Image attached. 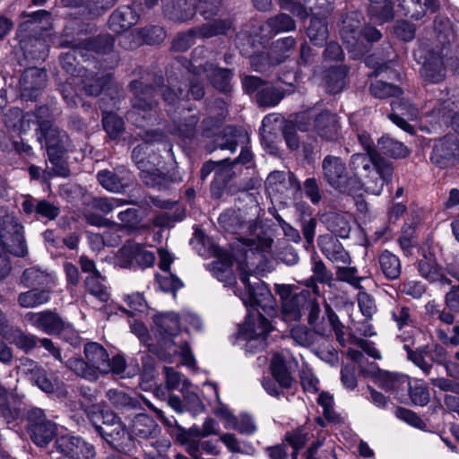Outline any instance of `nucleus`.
Returning <instances> with one entry per match:
<instances>
[{
    "instance_id": "44",
    "label": "nucleus",
    "mask_w": 459,
    "mask_h": 459,
    "mask_svg": "<svg viewBox=\"0 0 459 459\" xmlns=\"http://www.w3.org/2000/svg\"><path fill=\"white\" fill-rule=\"evenodd\" d=\"M104 281L105 280L100 272L91 274L85 280L87 291L102 302L107 301L109 298L108 289Z\"/></svg>"
},
{
    "instance_id": "18",
    "label": "nucleus",
    "mask_w": 459,
    "mask_h": 459,
    "mask_svg": "<svg viewBox=\"0 0 459 459\" xmlns=\"http://www.w3.org/2000/svg\"><path fill=\"white\" fill-rule=\"evenodd\" d=\"M47 72L44 69L30 67L26 69L20 79L22 95L32 99L46 86Z\"/></svg>"
},
{
    "instance_id": "59",
    "label": "nucleus",
    "mask_w": 459,
    "mask_h": 459,
    "mask_svg": "<svg viewBox=\"0 0 459 459\" xmlns=\"http://www.w3.org/2000/svg\"><path fill=\"white\" fill-rule=\"evenodd\" d=\"M358 305L362 315L368 319L372 318L377 311L374 299L363 290L358 294Z\"/></svg>"
},
{
    "instance_id": "37",
    "label": "nucleus",
    "mask_w": 459,
    "mask_h": 459,
    "mask_svg": "<svg viewBox=\"0 0 459 459\" xmlns=\"http://www.w3.org/2000/svg\"><path fill=\"white\" fill-rule=\"evenodd\" d=\"M2 336L18 348L28 352L36 347L37 337L32 334H25L20 329L7 328L2 332Z\"/></svg>"
},
{
    "instance_id": "33",
    "label": "nucleus",
    "mask_w": 459,
    "mask_h": 459,
    "mask_svg": "<svg viewBox=\"0 0 459 459\" xmlns=\"http://www.w3.org/2000/svg\"><path fill=\"white\" fill-rule=\"evenodd\" d=\"M20 43L26 58L44 60L48 56V44L41 38L30 37L22 39Z\"/></svg>"
},
{
    "instance_id": "61",
    "label": "nucleus",
    "mask_w": 459,
    "mask_h": 459,
    "mask_svg": "<svg viewBox=\"0 0 459 459\" xmlns=\"http://www.w3.org/2000/svg\"><path fill=\"white\" fill-rule=\"evenodd\" d=\"M349 264L336 266V278L339 281L349 282L352 285L359 286L360 279L357 277L356 267L348 266Z\"/></svg>"
},
{
    "instance_id": "1",
    "label": "nucleus",
    "mask_w": 459,
    "mask_h": 459,
    "mask_svg": "<svg viewBox=\"0 0 459 459\" xmlns=\"http://www.w3.org/2000/svg\"><path fill=\"white\" fill-rule=\"evenodd\" d=\"M86 360L72 358L67 360L66 366L77 376L90 381H95L100 374L110 372V359L106 350L97 342H89L84 345Z\"/></svg>"
},
{
    "instance_id": "17",
    "label": "nucleus",
    "mask_w": 459,
    "mask_h": 459,
    "mask_svg": "<svg viewBox=\"0 0 459 459\" xmlns=\"http://www.w3.org/2000/svg\"><path fill=\"white\" fill-rule=\"evenodd\" d=\"M25 319L37 329L48 333H59L65 327V322L61 317L48 310L42 312H29L25 315Z\"/></svg>"
},
{
    "instance_id": "26",
    "label": "nucleus",
    "mask_w": 459,
    "mask_h": 459,
    "mask_svg": "<svg viewBox=\"0 0 459 459\" xmlns=\"http://www.w3.org/2000/svg\"><path fill=\"white\" fill-rule=\"evenodd\" d=\"M311 271L313 275L305 281V285L311 288L313 292L317 294L319 292L317 283H327L331 281L333 274L316 255L311 256Z\"/></svg>"
},
{
    "instance_id": "10",
    "label": "nucleus",
    "mask_w": 459,
    "mask_h": 459,
    "mask_svg": "<svg viewBox=\"0 0 459 459\" xmlns=\"http://www.w3.org/2000/svg\"><path fill=\"white\" fill-rule=\"evenodd\" d=\"M130 86L135 96L133 100V110L128 114V117L133 122L141 126L143 125L139 121V117L143 119L151 118L152 112L156 106L155 102L151 100L153 90L152 87L144 86L139 81L132 82Z\"/></svg>"
},
{
    "instance_id": "9",
    "label": "nucleus",
    "mask_w": 459,
    "mask_h": 459,
    "mask_svg": "<svg viewBox=\"0 0 459 459\" xmlns=\"http://www.w3.org/2000/svg\"><path fill=\"white\" fill-rule=\"evenodd\" d=\"M28 422L30 437L39 446L48 445L56 435V424L46 418L41 409L34 408L29 411Z\"/></svg>"
},
{
    "instance_id": "3",
    "label": "nucleus",
    "mask_w": 459,
    "mask_h": 459,
    "mask_svg": "<svg viewBox=\"0 0 459 459\" xmlns=\"http://www.w3.org/2000/svg\"><path fill=\"white\" fill-rule=\"evenodd\" d=\"M35 117L39 128L37 138L45 145L48 157L56 159V155H63L69 147V138L65 131L55 126L49 117V109L40 107L37 109Z\"/></svg>"
},
{
    "instance_id": "38",
    "label": "nucleus",
    "mask_w": 459,
    "mask_h": 459,
    "mask_svg": "<svg viewBox=\"0 0 459 459\" xmlns=\"http://www.w3.org/2000/svg\"><path fill=\"white\" fill-rule=\"evenodd\" d=\"M204 73L215 88L221 91H229L231 78V72L230 70L219 68L210 64L204 67Z\"/></svg>"
},
{
    "instance_id": "22",
    "label": "nucleus",
    "mask_w": 459,
    "mask_h": 459,
    "mask_svg": "<svg viewBox=\"0 0 459 459\" xmlns=\"http://www.w3.org/2000/svg\"><path fill=\"white\" fill-rule=\"evenodd\" d=\"M138 19L139 15L136 12L131 6L126 5L111 14L108 25L113 31L120 33L136 24Z\"/></svg>"
},
{
    "instance_id": "55",
    "label": "nucleus",
    "mask_w": 459,
    "mask_h": 459,
    "mask_svg": "<svg viewBox=\"0 0 459 459\" xmlns=\"http://www.w3.org/2000/svg\"><path fill=\"white\" fill-rule=\"evenodd\" d=\"M290 175L283 171H273L269 174L266 179V187L272 192H282L290 182Z\"/></svg>"
},
{
    "instance_id": "46",
    "label": "nucleus",
    "mask_w": 459,
    "mask_h": 459,
    "mask_svg": "<svg viewBox=\"0 0 459 459\" xmlns=\"http://www.w3.org/2000/svg\"><path fill=\"white\" fill-rule=\"evenodd\" d=\"M13 395L0 385V413L7 423H11L21 415L20 410L11 403Z\"/></svg>"
},
{
    "instance_id": "58",
    "label": "nucleus",
    "mask_w": 459,
    "mask_h": 459,
    "mask_svg": "<svg viewBox=\"0 0 459 459\" xmlns=\"http://www.w3.org/2000/svg\"><path fill=\"white\" fill-rule=\"evenodd\" d=\"M291 338L293 341L303 347H308L314 343L315 334L306 326L298 325L291 329Z\"/></svg>"
},
{
    "instance_id": "40",
    "label": "nucleus",
    "mask_w": 459,
    "mask_h": 459,
    "mask_svg": "<svg viewBox=\"0 0 459 459\" xmlns=\"http://www.w3.org/2000/svg\"><path fill=\"white\" fill-rule=\"evenodd\" d=\"M377 151L379 156L385 154L392 158H404L408 155V150L402 143L387 136L378 140Z\"/></svg>"
},
{
    "instance_id": "11",
    "label": "nucleus",
    "mask_w": 459,
    "mask_h": 459,
    "mask_svg": "<svg viewBox=\"0 0 459 459\" xmlns=\"http://www.w3.org/2000/svg\"><path fill=\"white\" fill-rule=\"evenodd\" d=\"M230 27V24L229 22L221 20L204 24L201 28L193 30L186 34L178 35L173 41V48L178 51H185L193 44L194 37L211 38L225 33Z\"/></svg>"
},
{
    "instance_id": "4",
    "label": "nucleus",
    "mask_w": 459,
    "mask_h": 459,
    "mask_svg": "<svg viewBox=\"0 0 459 459\" xmlns=\"http://www.w3.org/2000/svg\"><path fill=\"white\" fill-rule=\"evenodd\" d=\"M359 21L353 16H346L342 20L341 36L349 52L354 58H359L369 49V43L381 38V33L375 28L367 26L358 30Z\"/></svg>"
},
{
    "instance_id": "57",
    "label": "nucleus",
    "mask_w": 459,
    "mask_h": 459,
    "mask_svg": "<svg viewBox=\"0 0 459 459\" xmlns=\"http://www.w3.org/2000/svg\"><path fill=\"white\" fill-rule=\"evenodd\" d=\"M371 93L379 99L398 96L402 93L399 87L385 82L383 81H376L370 86Z\"/></svg>"
},
{
    "instance_id": "42",
    "label": "nucleus",
    "mask_w": 459,
    "mask_h": 459,
    "mask_svg": "<svg viewBox=\"0 0 459 459\" xmlns=\"http://www.w3.org/2000/svg\"><path fill=\"white\" fill-rule=\"evenodd\" d=\"M309 296L308 291L295 293L291 299L282 305V312L288 319L299 320L301 317V308Z\"/></svg>"
},
{
    "instance_id": "8",
    "label": "nucleus",
    "mask_w": 459,
    "mask_h": 459,
    "mask_svg": "<svg viewBox=\"0 0 459 459\" xmlns=\"http://www.w3.org/2000/svg\"><path fill=\"white\" fill-rule=\"evenodd\" d=\"M240 282L245 288V292L239 293L238 296L245 306H250L253 308L260 307L264 311L273 308V295L264 282L256 277H255L254 281H250L246 271L240 275Z\"/></svg>"
},
{
    "instance_id": "39",
    "label": "nucleus",
    "mask_w": 459,
    "mask_h": 459,
    "mask_svg": "<svg viewBox=\"0 0 459 459\" xmlns=\"http://www.w3.org/2000/svg\"><path fill=\"white\" fill-rule=\"evenodd\" d=\"M231 165L228 164V160L219 162L208 161L203 165L201 169V178L204 179L212 171L215 172V178L222 183H227L232 177Z\"/></svg>"
},
{
    "instance_id": "48",
    "label": "nucleus",
    "mask_w": 459,
    "mask_h": 459,
    "mask_svg": "<svg viewBox=\"0 0 459 459\" xmlns=\"http://www.w3.org/2000/svg\"><path fill=\"white\" fill-rule=\"evenodd\" d=\"M51 281V276L47 272L37 267L26 269L22 276V282L26 287L48 285Z\"/></svg>"
},
{
    "instance_id": "41",
    "label": "nucleus",
    "mask_w": 459,
    "mask_h": 459,
    "mask_svg": "<svg viewBox=\"0 0 459 459\" xmlns=\"http://www.w3.org/2000/svg\"><path fill=\"white\" fill-rule=\"evenodd\" d=\"M49 299L48 290L32 289L20 293L17 300L22 307L30 308L48 303Z\"/></svg>"
},
{
    "instance_id": "49",
    "label": "nucleus",
    "mask_w": 459,
    "mask_h": 459,
    "mask_svg": "<svg viewBox=\"0 0 459 459\" xmlns=\"http://www.w3.org/2000/svg\"><path fill=\"white\" fill-rule=\"evenodd\" d=\"M97 178L100 184L108 191L118 193L125 188L124 179L113 171L101 170Z\"/></svg>"
},
{
    "instance_id": "36",
    "label": "nucleus",
    "mask_w": 459,
    "mask_h": 459,
    "mask_svg": "<svg viewBox=\"0 0 459 459\" xmlns=\"http://www.w3.org/2000/svg\"><path fill=\"white\" fill-rule=\"evenodd\" d=\"M284 121L277 114H270L264 117L261 126L262 140L271 146L277 136V133L282 130Z\"/></svg>"
},
{
    "instance_id": "15",
    "label": "nucleus",
    "mask_w": 459,
    "mask_h": 459,
    "mask_svg": "<svg viewBox=\"0 0 459 459\" xmlns=\"http://www.w3.org/2000/svg\"><path fill=\"white\" fill-rule=\"evenodd\" d=\"M393 168L391 164L382 160L376 163L370 172L363 177L362 188L369 194L378 195L381 194L384 185L391 180Z\"/></svg>"
},
{
    "instance_id": "60",
    "label": "nucleus",
    "mask_w": 459,
    "mask_h": 459,
    "mask_svg": "<svg viewBox=\"0 0 459 459\" xmlns=\"http://www.w3.org/2000/svg\"><path fill=\"white\" fill-rule=\"evenodd\" d=\"M102 123L106 132L115 138L124 128L123 120L114 114H106L102 118Z\"/></svg>"
},
{
    "instance_id": "29",
    "label": "nucleus",
    "mask_w": 459,
    "mask_h": 459,
    "mask_svg": "<svg viewBox=\"0 0 459 459\" xmlns=\"http://www.w3.org/2000/svg\"><path fill=\"white\" fill-rule=\"evenodd\" d=\"M94 427L101 437L115 448L120 446L119 442L124 439L127 434L121 421L106 425H100L94 422Z\"/></svg>"
},
{
    "instance_id": "5",
    "label": "nucleus",
    "mask_w": 459,
    "mask_h": 459,
    "mask_svg": "<svg viewBox=\"0 0 459 459\" xmlns=\"http://www.w3.org/2000/svg\"><path fill=\"white\" fill-rule=\"evenodd\" d=\"M148 149L147 143L139 144L133 150L132 158L141 170V177L147 186L152 187L166 186L168 179L164 171L165 169L161 165L160 156L153 153L145 158L143 155L146 154Z\"/></svg>"
},
{
    "instance_id": "63",
    "label": "nucleus",
    "mask_w": 459,
    "mask_h": 459,
    "mask_svg": "<svg viewBox=\"0 0 459 459\" xmlns=\"http://www.w3.org/2000/svg\"><path fill=\"white\" fill-rule=\"evenodd\" d=\"M182 393L186 403L185 410L189 411L194 416L200 414L204 407L199 396L195 393L188 391V389Z\"/></svg>"
},
{
    "instance_id": "30",
    "label": "nucleus",
    "mask_w": 459,
    "mask_h": 459,
    "mask_svg": "<svg viewBox=\"0 0 459 459\" xmlns=\"http://www.w3.org/2000/svg\"><path fill=\"white\" fill-rule=\"evenodd\" d=\"M133 434L142 438L154 437L159 433V428L155 420L146 415H136L130 425Z\"/></svg>"
},
{
    "instance_id": "56",
    "label": "nucleus",
    "mask_w": 459,
    "mask_h": 459,
    "mask_svg": "<svg viewBox=\"0 0 459 459\" xmlns=\"http://www.w3.org/2000/svg\"><path fill=\"white\" fill-rule=\"evenodd\" d=\"M52 168L42 171V179L48 181L53 176H58L65 178L69 176V169L66 164L62 160V155H56V159L52 160L48 157Z\"/></svg>"
},
{
    "instance_id": "16",
    "label": "nucleus",
    "mask_w": 459,
    "mask_h": 459,
    "mask_svg": "<svg viewBox=\"0 0 459 459\" xmlns=\"http://www.w3.org/2000/svg\"><path fill=\"white\" fill-rule=\"evenodd\" d=\"M317 246L325 257L336 264V266L351 264V257L349 252L345 250L342 244L333 235L325 234L318 236Z\"/></svg>"
},
{
    "instance_id": "6",
    "label": "nucleus",
    "mask_w": 459,
    "mask_h": 459,
    "mask_svg": "<svg viewBox=\"0 0 459 459\" xmlns=\"http://www.w3.org/2000/svg\"><path fill=\"white\" fill-rule=\"evenodd\" d=\"M0 241L7 252L16 256L28 254L23 226L13 213L4 209H0Z\"/></svg>"
},
{
    "instance_id": "54",
    "label": "nucleus",
    "mask_w": 459,
    "mask_h": 459,
    "mask_svg": "<svg viewBox=\"0 0 459 459\" xmlns=\"http://www.w3.org/2000/svg\"><path fill=\"white\" fill-rule=\"evenodd\" d=\"M225 134L230 138L221 144V148L231 152H235L238 144H244L248 140L247 134L242 129L228 127L225 129Z\"/></svg>"
},
{
    "instance_id": "27",
    "label": "nucleus",
    "mask_w": 459,
    "mask_h": 459,
    "mask_svg": "<svg viewBox=\"0 0 459 459\" xmlns=\"http://www.w3.org/2000/svg\"><path fill=\"white\" fill-rule=\"evenodd\" d=\"M154 325L163 337H175L180 333V321L176 313H160L154 316Z\"/></svg>"
},
{
    "instance_id": "21",
    "label": "nucleus",
    "mask_w": 459,
    "mask_h": 459,
    "mask_svg": "<svg viewBox=\"0 0 459 459\" xmlns=\"http://www.w3.org/2000/svg\"><path fill=\"white\" fill-rule=\"evenodd\" d=\"M392 107L393 110L397 112V114H391L389 116L390 119L404 131L412 133V126L406 122L404 117H400V115L405 117L407 119H416L419 117L418 108L410 101L404 100H398L392 102Z\"/></svg>"
},
{
    "instance_id": "13",
    "label": "nucleus",
    "mask_w": 459,
    "mask_h": 459,
    "mask_svg": "<svg viewBox=\"0 0 459 459\" xmlns=\"http://www.w3.org/2000/svg\"><path fill=\"white\" fill-rule=\"evenodd\" d=\"M118 263L122 267H130L135 262L139 266H152L155 261L154 254L142 245L127 241L118 251Z\"/></svg>"
},
{
    "instance_id": "50",
    "label": "nucleus",
    "mask_w": 459,
    "mask_h": 459,
    "mask_svg": "<svg viewBox=\"0 0 459 459\" xmlns=\"http://www.w3.org/2000/svg\"><path fill=\"white\" fill-rule=\"evenodd\" d=\"M109 81L110 75L108 74L97 76H85L82 81L83 89L88 95L98 96Z\"/></svg>"
},
{
    "instance_id": "20",
    "label": "nucleus",
    "mask_w": 459,
    "mask_h": 459,
    "mask_svg": "<svg viewBox=\"0 0 459 459\" xmlns=\"http://www.w3.org/2000/svg\"><path fill=\"white\" fill-rule=\"evenodd\" d=\"M339 123L335 115L324 111L314 120V131L325 141H336L339 137Z\"/></svg>"
},
{
    "instance_id": "12",
    "label": "nucleus",
    "mask_w": 459,
    "mask_h": 459,
    "mask_svg": "<svg viewBox=\"0 0 459 459\" xmlns=\"http://www.w3.org/2000/svg\"><path fill=\"white\" fill-rule=\"evenodd\" d=\"M56 447L58 452L72 459H93L96 456L94 446L79 437H59Z\"/></svg>"
},
{
    "instance_id": "51",
    "label": "nucleus",
    "mask_w": 459,
    "mask_h": 459,
    "mask_svg": "<svg viewBox=\"0 0 459 459\" xmlns=\"http://www.w3.org/2000/svg\"><path fill=\"white\" fill-rule=\"evenodd\" d=\"M284 93L272 86L263 88L256 95V101L260 106L273 107L276 106L283 98Z\"/></svg>"
},
{
    "instance_id": "34",
    "label": "nucleus",
    "mask_w": 459,
    "mask_h": 459,
    "mask_svg": "<svg viewBox=\"0 0 459 459\" xmlns=\"http://www.w3.org/2000/svg\"><path fill=\"white\" fill-rule=\"evenodd\" d=\"M211 271L219 281L228 285H232L236 282L232 271V259L229 255H222L212 261Z\"/></svg>"
},
{
    "instance_id": "2",
    "label": "nucleus",
    "mask_w": 459,
    "mask_h": 459,
    "mask_svg": "<svg viewBox=\"0 0 459 459\" xmlns=\"http://www.w3.org/2000/svg\"><path fill=\"white\" fill-rule=\"evenodd\" d=\"M322 173L327 185L341 194L356 195L362 189L361 180L349 174L340 157L326 155L322 160Z\"/></svg>"
},
{
    "instance_id": "62",
    "label": "nucleus",
    "mask_w": 459,
    "mask_h": 459,
    "mask_svg": "<svg viewBox=\"0 0 459 459\" xmlns=\"http://www.w3.org/2000/svg\"><path fill=\"white\" fill-rule=\"evenodd\" d=\"M268 25L275 31H288L295 29V22L285 13L279 14L268 21Z\"/></svg>"
},
{
    "instance_id": "28",
    "label": "nucleus",
    "mask_w": 459,
    "mask_h": 459,
    "mask_svg": "<svg viewBox=\"0 0 459 459\" xmlns=\"http://www.w3.org/2000/svg\"><path fill=\"white\" fill-rule=\"evenodd\" d=\"M419 272L420 275L429 281H447L443 268L437 264L431 253L425 254L419 261Z\"/></svg>"
},
{
    "instance_id": "23",
    "label": "nucleus",
    "mask_w": 459,
    "mask_h": 459,
    "mask_svg": "<svg viewBox=\"0 0 459 459\" xmlns=\"http://www.w3.org/2000/svg\"><path fill=\"white\" fill-rule=\"evenodd\" d=\"M195 0H165V13L170 19L186 21L195 13Z\"/></svg>"
},
{
    "instance_id": "7",
    "label": "nucleus",
    "mask_w": 459,
    "mask_h": 459,
    "mask_svg": "<svg viewBox=\"0 0 459 459\" xmlns=\"http://www.w3.org/2000/svg\"><path fill=\"white\" fill-rule=\"evenodd\" d=\"M20 372L40 390L48 394H54L58 398L65 397L67 387L62 380L48 372L34 360L24 358L19 366Z\"/></svg>"
},
{
    "instance_id": "24",
    "label": "nucleus",
    "mask_w": 459,
    "mask_h": 459,
    "mask_svg": "<svg viewBox=\"0 0 459 459\" xmlns=\"http://www.w3.org/2000/svg\"><path fill=\"white\" fill-rule=\"evenodd\" d=\"M383 159L379 157L378 153H355L351 155L349 162V167L352 172L351 177H364L367 173L374 168L375 164L380 162Z\"/></svg>"
},
{
    "instance_id": "52",
    "label": "nucleus",
    "mask_w": 459,
    "mask_h": 459,
    "mask_svg": "<svg viewBox=\"0 0 459 459\" xmlns=\"http://www.w3.org/2000/svg\"><path fill=\"white\" fill-rule=\"evenodd\" d=\"M164 372L166 376V385L168 389H178L181 392H185V390L189 388V381L174 368L166 367L164 368Z\"/></svg>"
},
{
    "instance_id": "32",
    "label": "nucleus",
    "mask_w": 459,
    "mask_h": 459,
    "mask_svg": "<svg viewBox=\"0 0 459 459\" xmlns=\"http://www.w3.org/2000/svg\"><path fill=\"white\" fill-rule=\"evenodd\" d=\"M379 268L388 280H396L402 273L399 257L388 250L382 251L378 255Z\"/></svg>"
},
{
    "instance_id": "64",
    "label": "nucleus",
    "mask_w": 459,
    "mask_h": 459,
    "mask_svg": "<svg viewBox=\"0 0 459 459\" xmlns=\"http://www.w3.org/2000/svg\"><path fill=\"white\" fill-rule=\"evenodd\" d=\"M285 439L297 451L307 442L309 434L304 429H298L287 433Z\"/></svg>"
},
{
    "instance_id": "19",
    "label": "nucleus",
    "mask_w": 459,
    "mask_h": 459,
    "mask_svg": "<svg viewBox=\"0 0 459 459\" xmlns=\"http://www.w3.org/2000/svg\"><path fill=\"white\" fill-rule=\"evenodd\" d=\"M22 209L27 215L35 212L38 216L49 221L56 220L60 213V207L55 203L45 199H36L31 195L24 196L21 204Z\"/></svg>"
},
{
    "instance_id": "14",
    "label": "nucleus",
    "mask_w": 459,
    "mask_h": 459,
    "mask_svg": "<svg viewBox=\"0 0 459 459\" xmlns=\"http://www.w3.org/2000/svg\"><path fill=\"white\" fill-rule=\"evenodd\" d=\"M431 160L440 168H446L459 160V139L455 135H446L434 145Z\"/></svg>"
},
{
    "instance_id": "53",
    "label": "nucleus",
    "mask_w": 459,
    "mask_h": 459,
    "mask_svg": "<svg viewBox=\"0 0 459 459\" xmlns=\"http://www.w3.org/2000/svg\"><path fill=\"white\" fill-rule=\"evenodd\" d=\"M126 204L127 201L121 198L96 197L91 201V205L93 209L100 211L103 214H108L114 209L123 206Z\"/></svg>"
},
{
    "instance_id": "25",
    "label": "nucleus",
    "mask_w": 459,
    "mask_h": 459,
    "mask_svg": "<svg viewBox=\"0 0 459 459\" xmlns=\"http://www.w3.org/2000/svg\"><path fill=\"white\" fill-rule=\"evenodd\" d=\"M271 331L269 321L259 312L255 315L251 312L247 316L244 325L239 328V334H249L267 338Z\"/></svg>"
},
{
    "instance_id": "31",
    "label": "nucleus",
    "mask_w": 459,
    "mask_h": 459,
    "mask_svg": "<svg viewBox=\"0 0 459 459\" xmlns=\"http://www.w3.org/2000/svg\"><path fill=\"white\" fill-rule=\"evenodd\" d=\"M351 216L348 213H329L325 216L327 229L342 238H347L351 230Z\"/></svg>"
},
{
    "instance_id": "43",
    "label": "nucleus",
    "mask_w": 459,
    "mask_h": 459,
    "mask_svg": "<svg viewBox=\"0 0 459 459\" xmlns=\"http://www.w3.org/2000/svg\"><path fill=\"white\" fill-rule=\"evenodd\" d=\"M309 39L316 46H322L328 37V28L324 18L314 15L307 29Z\"/></svg>"
},
{
    "instance_id": "45",
    "label": "nucleus",
    "mask_w": 459,
    "mask_h": 459,
    "mask_svg": "<svg viewBox=\"0 0 459 459\" xmlns=\"http://www.w3.org/2000/svg\"><path fill=\"white\" fill-rule=\"evenodd\" d=\"M421 76L430 82H439L445 77V68L442 59L434 57L426 61L421 68Z\"/></svg>"
},
{
    "instance_id": "35",
    "label": "nucleus",
    "mask_w": 459,
    "mask_h": 459,
    "mask_svg": "<svg viewBox=\"0 0 459 459\" xmlns=\"http://www.w3.org/2000/svg\"><path fill=\"white\" fill-rule=\"evenodd\" d=\"M379 385L386 391H391L399 394L409 388L410 381L408 377L405 375L385 372L382 374L379 378Z\"/></svg>"
},
{
    "instance_id": "47",
    "label": "nucleus",
    "mask_w": 459,
    "mask_h": 459,
    "mask_svg": "<svg viewBox=\"0 0 459 459\" xmlns=\"http://www.w3.org/2000/svg\"><path fill=\"white\" fill-rule=\"evenodd\" d=\"M347 70L344 66H338L330 69L326 74V88L332 94H336L342 91L345 86V77Z\"/></svg>"
}]
</instances>
